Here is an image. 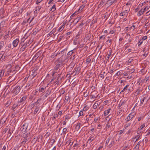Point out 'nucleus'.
I'll use <instances>...</instances> for the list:
<instances>
[{
  "mask_svg": "<svg viewBox=\"0 0 150 150\" xmlns=\"http://www.w3.org/2000/svg\"><path fill=\"white\" fill-rule=\"evenodd\" d=\"M135 114L131 113L125 119L126 122H127L132 119L134 117Z\"/></svg>",
  "mask_w": 150,
  "mask_h": 150,
  "instance_id": "f257e3e1",
  "label": "nucleus"
},
{
  "mask_svg": "<svg viewBox=\"0 0 150 150\" xmlns=\"http://www.w3.org/2000/svg\"><path fill=\"white\" fill-rule=\"evenodd\" d=\"M28 124L25 123L21 127V130L23 132H25L27 128Z\"/></svg>",
  "mask_w": 150,
  "mask_h": 150,
  "instance_id": "f03ea898",
  "label": "nucleus"
},
{
  "mask_svg": "<svg viewBox=\"0 0 150 150\" xmlns=\"http://www.w3.org/2000/svg\"><path fill=\"white\" fill-rule=\"evenodd\" d=\"M140 132L139 131H137V133L138 134L136 135L134 138V140L135 142H137L139 139L140 138L141 135L140 134Z\"/></svg>",
  "mask_w": 150,
  "mask_h": 150,
  "instance_id": "7ed1b4c3",
  "label": "nucleus"
},
{
  "mask_svg": "<svg viewBox=\"0 0 150 150\" xmlns=\"http://www.w3.org/2000/svg\"><path fill=\"white\" fill-rule=\"evenodd\" d=\"M20 90V87H15L13 89V93L15 95H17L19 92Z\"/></svg>",
  "mask_w": 150,
  "mask_h": 150,
  "instance_id": "20e7f679",
  "label": "nucleus"
},
{
  "mask_svg": "<svg viewBox=\"0 0 150 150\" xmlns=\"http://www.w3.org/2000/svg\"><path fill=\"white\" fill-rule=\"evenodd\" d=\"M129 12L126 11L125 10H124L120 13V16H121L126 17L128 15Z\"/></svg>",
  "mask_w": 150,
  "mask_h": 150,
  "instance_id": "39448f33",
  "label": "nucleus"
},
{
  "mask_svg": "<svg viewBox=\"0 0 150 150\" xmlns=\"http://www.w3.org/2000/svg\"><path fill=\"white\" fill-rule=\"evenodd\" d=\"M19 39L17 38L14 40L12 42L13 45L14 47H16L18 44Z\"/></svg>",
  "mask_w": 150,
  "mask_h": 150,
  "instance_id": "423d86ee",
  "label": "nucleus"
},
{
  "mask_svg": "<svg viewBox=\"0 0 150 150\" xmlns=\"http://www.w3.org/2000/svg\"><path fill=\"white\" fill-rule=\"evenodd\" d=\"M84 7V5H82L80 7L78 11H76L75 13H73L72 16H74L75 14H78L79 13H80Z\"/></svg>",
  "mask_w": 150,
  "mask_h": 150,
  "instance_id": "0eeeda50",
  "label": "nucleus"
},
{
  "mask_svg": "<svg viewBox=\"0 0 150 150\" xmlns=\"http://www.w3.org/2000/svg\"><path fill=\"white\" fill-rule=\"evenodd\" d=\"M117 0H108L107 1V4L108 5L110 6L113 4L117 2Z\"/></svg>",
  "mask_w": 150,
  "mask_h": 150,
  "instance_id": "6e6552de",
  "label": "nucleus"
},
{
  "mask_svg": "<svg viewBox=\"0 0 150 150\" xmlns=\"http://www.w3.org/2000/svg\"><path fill=\"white\" fill-rule=\"evenodd\" d=\"M27 98V97L25 96H23L22 98L20 100V101H19V103H22V104H23L25 103V100Z\"/></svg>",
  "mask_w": 150,
  "mask_h": 150,
  "instance_id": "1a4fd4ad",
  "label": "nucleus"
},
{
  "mask_svg": "<svg viewBox=\"0 0 150 150\" xmlns=\"http://www.w3.org/2000/svg\"><path fill=\"white\" fill-rule=\"evenodd\" d=\"M5 22L4 21H2L0 23V33L1 32V28L5 26Z\"/></svg>",
  "mask_w": 150,
  "mask_h": 150,
  "instance_id": "9d476101",
  "label": "nucleus"
},
{
  "mask_svg": "<svg viewBox=\"0 0 150 150\" xmlns=\"http://www.w3.org/2000/svg\"><path fill=\"white\" fill-rule=\"evenodd\" d=\"M100 105V103H98V101H96L93 104V108L94 109H96L97 108V106H98Z\"/></svg>",
  "mask_w": 150,
  "mask_h": 150,
  "instance_id": "9b49d317",
  "label": "nucleus"
},
{
  "mask_svg": "<svg viewBox=\"0 0 150 150\" xmlns=\"http://www.w3.org/2000/svg\"><path fill=\"white\" fill-rule=\"evenodd\" d=\"M61 63L60 62H59L57 64L54 68V70L55 71L57 70L59 68L60 65L61 64Z\"/></svg>",
  "mask_w": 150,
  "mask_h": 150,
  "instance_id": "f8f14e48",
  "label": "nucleus"
},
{
  "mask_svg": "<svg viewBox=\"0 0 150 150\" xmlns=\"http://www.w3.org/2000/svg\"><path fill=\"white\" fill-rule=\"evenodd\" d=\"M110 108H109L107 110H105L104 112V115L106 116L110 112Z\"/></svg>",
  "mask_w": 150,
  "mask_h": 150,
  "instance_id": "ddd939ff",
  "label": "nucleus"
},
{
  "mask_svg": "<svg viewBox=\"0 0 150 150\" xmlns=\"http://www.w3.org/2000/svg\"><path fill=\"white\" fill-rule=\"evenodd\" d=\"M81 125L80 123H78L76 127V129L77 130H78L80 128Z\"/></svg>",
  "mask_w": 150,
  "mask_h": 150,
  "instance_id": "4468645a",
  "label": "nucleus"
},
{
  "mask_svg": "<svg viewBox=\"0 0 150 150\" xmlns=\"http://www.w3.org/2000/svg\"><path fill=\"white\" fill-rule=\"evenodd\" d=\"M81 19V16H79L76 18L74 20V22L76 24Z\"/></svg>",
  "mask_w": 150,
  "mask_h": 150,
  "instance_id": "2eb2a0df",
  "label": "nucleus"
},
{
  "mask_svg": "<svg viewBox=\"0 0 150 150\" xmlns=\"http://www.w3.org/2000/svg\"><path fill=\"white\" fill-rule=\"evenodd\" d=\"M64 28V25H62L59 28L58 30V31L59 32H61L62 30H63Z\"/></svg>",
  "mask_w": 150,
  "mask_h": 150,
  "instance_id": "dca6fc26",
  "label": "nucleus"
},
{
  "mask_svg": "<svg viewBox=\"0 0 150 150\" xmlns=\"http://www.w3.org/2000/svg\"><path fill=\"white\" fill-rule=\"evenodd\" d=\"M124 7V8H125V10L128 12L129 11L131 7L129 6H126V5H125Z\"/></svg>",
  "mask_w": 150,
  "mask_h": 150,
  "instance_id": "f3484780",
  "label": "nucleus"
},
{
  "mask_svg": "<svg viewBox=\"0 0 150 150\" xmlns=\"http://www.w3.org/2000/svg\"><path fill=\"white\" fill-rule=\"evenodd\" d=\"M144 13L142 11V10L141 9L139 10L138 12L137 16H140L143 14Z\"/></svg>",
  "mask_w": 150,
  "mask_h": 150,
  "instance_id": "a211bd4d",
  "label": "nucleus"
},
{
  "mask_svg": "<svg viewBox=\"0 0 150 150\" xmlns=\"http://www.w3.org/2000/svg\"><path fill=\"white\" fill-rule=\"evenodd\" d=\"M56 5L55 4H54L52 6L51 8V9L50 11L52 12H53L54 11L56 10Z\"/></svg>",
  "mask_w": 150,
  "mask_h": 150,
  "instance_id": "6ab92c4d",
  "label": "nucleus"
},
{
  "mask_svg": "<svg viewBox=\"0 0 150 150\" xmlns=\"http://www.w3.org/2000/svg\"><path fill=\"white\" fill-rule=\"evenodd\" d=\"M149 8V6H146L145 8H142V11L144 13V12L146 11H147Z\"/></svg>",
  "mask_w": 150,
  "mask_h": 150,
  "instance_id": "aec40b11",
  "label": "nucleus"
},
{
  "mask_svg": "<svg viewBox=\"0 0 150 150\" xmlns=\"http://www.w3.org/2000/svg\"><path fill=\"white\" fill-rule=\"evenodd\" d=\"M4 42L1 41L0 42V48L1 49L4 45Z\"/></svg>",
  "mask_w": 150,
  "mask_h": 150,
  "instance_id": "412c9836",
  "label": "nucleus"
},
{
  "mask_svg": "<svg viewBox=\"0 0 150 150\" xmlns=\"http://www.w3.org/2000/svg\"><path fill=\"white\" fill-rule=\"evenodd\" d=\"M4 71L3 70H2L0 72V80L1 79V78L4 75Z\"/></svg>",
  "mask_w": 150,
  "mask_h": 150,
  "instance_id": "4be33fe9",
  "label": "nucleus"
},
{
  "mask_svg": "<svg viewBox=\"0 0 150 150\" xmlns=\"http://www.w3.org/2000/svg\"><path fill=\"white\" fill-rule=\"evenodd\" d=\"M143 40H142L141 39L139 40L137 43L138 46L140 47L141 44L143 43Z\"/></svg>",
  "mask_w": 150,
  "mask_h": 150,
  "instance_id": "5701e85b",
  "label": "nucleus"
},
{
  "mask_svg": "<svg viewBox=\"0 0 150 150\" xmlns=\"http://www.w3.org/2000/svg\"><path fill=\"white\" fill-rule=\"evenodd\" d=\"M89 107L87 105H85L83 108V110L84 111H86L88 109Z\"/></svg>",
  "mask_w": 150,
  "mask_h": 150,
  "instance_id": "b1692460",
  "label": "nucleus"
},
{
  "mask_svg": "<svg viewBox=\"0 0 150 150\" xmlns=\"http://www.w3.org/2000/svg\"><path fill=\"white\" fill-rule=\"evenodd\" d=\"M73 50H71L68 52L67 54V55L68 56V57L70 56L73 53Z\"/></svg>",
  "mask_w": 150,
  "mask_h": 150,
  "instance_id": "393cba45",
  "label": "nucleus"
},
{
  "mask_svg": "<svg viewBox=\"0 0 150 150\" xmlns=\"http://www.w3.org/2000/svg\"><path fill=\"white\" fill-rule=\"evenodd\" d=\"M130 125H131V123H129L127 124H126L125 125V126L123 130H124L126 129L127 128H128L129 127Z\"/></svg>",
  "mask_w": 150,
  "mask_h": 150,
  "instance_id": "a878e982",
  "label": "nucleus"
},
{
  "mask_svg": "<svg viewBox=\"0 0 150 150\" xmlns=\"http://www.w3.org/2000/svg\"><path fill=\"white\" fill-rule=\"evenodd\" d=\"M5 58V56H4L3 54H0V60L1 59V60H3Z\"/></svg>",
  "mask_w": 150,
  "mask_h": 150,
  "instance_id": "bb28decb",
  "label": "nucleus"
},
{
  "mask_svg": "<svg viewBox=\"0 0 150 150\" xmlns=\"http://www.w3.org/2000/svg\"><path fill=\"white\" fill-rule=\"evenodd\" d=\"M129 85H126L125 87L123 89V90H122L120 92V93H121L122 92H124L125 91H126V90L127 89V87L129 86Z\"/></svg>",
  "mask_w": 150,
  "mask_h": 150,
  "instance_id": "cd10ccee",
  "label": "nucleus"
},
{
  "mask_svg": "<svg viewBox=\"0 0 150 150\" xmlns=\"http://www.w3.org/2000/svg\"><path fill=\"white\" fill-rule=\"evenodd\" d=\"M141 142H142L141 141H139L138 143L137 144V145L136 146V149H139V147L140 146V144Z\"/></svg>",
  "mask_w": 150,
  "mask_h": 150,
  "instance_id": "c85d7f7f",
  "label": "nucleus"
},
{
  "mask_svg": "<svg viewBox=\"0 0 150 150\" xmlns=\"http://www.w3.org/2000/svg\"><path fill=\"white\" fill-rule=\"evenodd\" d=\"M135 71V69H132L129 70V72L130 73H132L134 72Z\"/></svg>",
  "mask_w": 150,
  "mask_h": 150,
  "instance_id": "c756f323",
  "label": "nucleus"
},
{
  "mask_svg": "<svg viewBox=\"0 0 150 150\" xmlns=\"http://www.w3.org/2000/svg\"><path fill=\"white\" fill-rule=\"evenodd\" d=\"M135 28V26L134 25H133L131 26L129 28V29L130 30H133Z\"/></svg>",
  "mask_w": 150,
  "mask_h": 150,
  "instance_id": "7c9ffc66",
  "label": "nucleus"
},
{
  "mask_svg": "<svg viewBox=\"0 0 150 150\" xmlns=\"http://www.w3.org/2000/svg\"><path fill=\"white\" fill-rule=\"evenodd\" d=\"M39 108H36L34 111V113L35 114H36L39 111Z\"/></svg>",
  "mask_w": 150,
  "mask_h": 150,
  "instance_id": "2f4dec72",
  "label": "nucleus"
},
{
  "mask_svg": "<svg viewBox=\"0 0 150 150\" xmlns=\"http://www.w3.org/2000/svg\"><path fill=\"white\" fill-rule=\"evenodd\" d=\"M145 125L144 124L141 125L139 128V130H141L143 128L145 127Z\"/></svg>",
  "mask_w": 150,
  "mask_h": 150,
  "instance_id": "473e14b6",
  "label": "nucleus"
},
{
  "mask_svg": "<svg viewBox=\"0 0 150 150\" xmlns=\"http://www.w3.org/2000/svg\"><path fill=\"white\" fill-rule=\"evenodd\" d=\"M17 105L16 104H14L12 107V110H14V109H15L17 107Z\"/></svg>",
  "mask_w": 150,
  "mask_h": 150,
  "instance_id": "72a5a7b5",
  "label": "nucleus"
},
{
  "mask_svg": "<svg viewBox=\"0 0 150 150\" xmlns=\"http://www.w3.org/2000/svg\"><path fill=\"white\" fill-rule=\"evenodd\" d=\"M83 110H81L79 112V116H82L83 115Z\"/></svg>",
  "mask_w": 150,
  "mask_h": 150,
  "instance_id": "f704fd0d",
  "label": "nucleus"
},
{
  "mask_svg": "<svg viewBox=\"0 0 150 150\" xmlns=\"http://www.w3.org/2000/svg\"><path fill=\"white\" fill-rule=\"evenodd\" d=\"M41 100V99H39L38 100L37 102L35 103V104H36V105H37V104H39Z\"/></svg>",
  "mask_w": 150,
  "mask_h": 150,
  "instance_id": "c9c22d12",
  "label": "nucleus"
},
{
  "mask_svg": "<svg viewBox=\"0 0 150 150\" xmlns=\"http://www.w3.org/2000/svg\"><path fill=\"white\" fill-rule=\"evenodd\" d=\"M133 60V59L130 58L128 61L127 62L129 63H130Z\"/></svg>",
  "mask_w": 150,
  "mask_h": 150,
  "instance_id": "e433bc0d",
  "label": "nucleus"
},
{
  "mask_svg": "<svg viewBox=\"0 0 150 150\" xmlns=\"http://www.w3.org/2000/svg\"><path fill=\"white\" fill-rule=\"evenodd\" d=\"M146 99L145 97L143 98L142 99H141V104H143L144 101V100Z\"/></svg>",
  "mask_w": 150,
  "mask_h": 150,
  "instance_id": "4c0bfd02",
  "label": "nucleus"
},
{
  "mask_svg": "<svg viewBox=\"0 0 150 150\" xmlns=\"http://www.w3.org/2000/svg\"><path fill=\"white\" fill-rule=\"evenodd\" d=\"M91 59L90 58H88L86 59V62L88 63H89L91 61Z\"/></svg>",
  "mask_w": 150,
  "mask_h": 150,
  "instance_id": "58836bf2",
  "label": "nucleus"
},
{
  "mask_svg": "<svg viewBox=\"0 0 150 150\" xmlns=\"http://www.w3.org/2000/svg\"><path fill=\"white\" fill-rule=\"evenodd\" d=\"M132 5V4L130 2H128L126 4V6H127L131 7Z\"/></svg>",
  "mask_w": 150,
  "mask_h": 150,
  "instance_id": "ea45409f",
  "label": "nucleus"
},
{
  "mask_svg": "<svg viewBox=\"0 0 150 150\" xmlns=\"http://www.w3.org/2000/svg\"><path fill=\"white\" fill-rule=\"evenodd\" d=\"M27 136V134L26 133H23L22 136V137H23L25 138H26Z\"/></svg>",
  "mask_w": 150,
  "mask_h": 150,
  "instance_id": "a19ab883",
  "label": "nucleus"
},
{
  "mask_svg": "<svg viewBox=\"0 0 150 150\" xmlns=\"http://www.w3.org/2000/svg\"><path fill=\"white\" fill-rule=\"evenodd\" d=\"M41 6H38L36 7V10L39 11L41 8Z\"/></svg>",
  "mask_w": 150,
  "mask_h": 150,
  "instance_id": "79ce46f5",
  "label": "nucleus"
},
{
  "mask_svg": "<svg viewBox=\"0 0 150 150\" xmlns=\"http://www.w3.org/2000/svg\"><path fill=\"white\" fill-rule=\"evenodd\" d=\"M65 117V120H68L70 118V117H69V116L67 115H66Z\"/></svg>",
  "mask_w": 150,
  "mask_h": 150,
  "instance_id": "37998d69",
  "label": "nucleus"
},
{
  "mask_svg": "<svg viewBox=\"0 0 150 150\" xmlns=\"http://www.w3.org/2000/svg\"><path fill=\"white\" fill-rule=\"evenodd\" d=\"M114 144V142L113 141H111V143L109 145L110 147H111Z\"/></svg>",
  "mask_w": 150,
  "mask_h": 150,
  "instance_id": "c03bdc74",
  "label": "nucleus"
},
{
  "mask_svg": "<svg viewBox=\"0 0 150 150\" xmlns=\"http://www.w3.org/2000/svg\"><path fill=\"white\" fill-rule=\"evenodd\" d=\"M57 54H53L51 56V58H53L54 57L57 56Z\"/></svg>",
  "mask_w": 150,
  "mask_h": 150,
  "instance_id": "a18cd8bd",
  "label": "nucleus"
},
{
  "mask_svg": "<svg viewBox=\"0 0 150 150\" xmlns=\"http://www.w3.org/2000/svg\"><path fill=\"white\" fill-rule=\"evenodd\" d=\"M147 38V37L146 36H144L142 37V40H143V41L144 40H145Z\"/></svg>",
  "mask_w": 150,
  "mask_h": 150,
  "instance_id": "49530a36",
  "label": "nucleus"
},
{
  "mask_svg": "<svg viewBox=\"0 0 150 150\" xmlns=\"http://www.w3.org/2000/svg\"><path fill=\"white\" fill-rule=\"evenodd\" d=\"M67 131V128H65L63 129V132L64 133H65Z\"/></svg>",
  "mask_w": 150,
  "mask_h": 150,
  "instance_id": "de8ad7c7",
  "label": "nucleus"
},
{
  "mask_svg": "<svg viewBox=\"0 0 150 150\" xmlns=\"http://www.w3.org/2000/svg\"><path fill=\"white\" fill-rule=\"evenodd\" d=\"M150 14V10L147 11L146 13V16H148Z\"/></svg>",
  "mask_w": 150,
  "mask_h": 150,
  "instance_id": "09e8293b",
  "label": "nucleus"
},
{
  "mask_svg": "<svg viewBox=\"0 0 150 150\" xmlns=\"http://www.w3.org/2000/svg\"><path fill=\"white\" fill-rule=\"evenodd\" d=\"M42 1V0H37V1L36 2V4H38L40 3V2H41Z\"/></svg>",
  "mask_w": 150,
  "mask_h": 150,
  "instance_id": "8fccbe9b",
  "label": "nucleus"
},
{
  "mask_svg": "<svg viewBox=\"0 0 150 150\" xmlns=\"http://www.w3.org/2000/svg\"><path fill=\"white\" fill-rule=\"evenodd\" d=\"M56 72L54 70V71H53L52 72V76H53L54 74L56 73Z\"/></svg>",
  "mask_w": 150,
  "mask_h": 150,
  "instance_id": "3c124183",
  "label": "nucleus"
},
{
  "mask_svg": "<svg viewBox=\"0 0 150 150\" xmlns=\"http://www.w3.org/2000/svg\"><path fill=\"white\" fill-rule=\"evenodd\" d=\"M132 131V129L131 128L129 129V130L128 131V132H127V133L128 134H129Z\"/></svg>",
  "mask_w": 150,
  "mask_h": 150,
  "instance_id": "603ef678",
  "label": "nucleus"
},
{
  "mask_svg": "<svg viewBox=\"0 0 150 150\" xmlns=\"http://www.w3.org/2000/svg\"><path fill=\"white\" fill-rule=\"evenodd\" d=\"M27 141L26 139H24L23 141L22 142V143L24 144Z\"/></svg>",
  "mask_w": 150,
  "mask_h": 150,
  "instance_id": "864d4df0",
  "label": "nucleus"
},
{
  "mask_svg": "<svg viewBox=\"0 0 150 150\" xmlns=\"http://www.w3.org/2000/svg\"><path fill=\"white\" fill-rule=\"evenodd\" d=\"M150 134V129L149 130L147 133L146 136H148Z\"/></svg>",
  "mask_w": 150,
  "mask_h": 150,
  "instance_id": "5fc2aeb1",
  "label": "nucleus"
},
{
  "mask_svg": "<svg viewBox=\"0 0 150 150\" xmlns=\"http://www.w3.org/2000/svg\"><path fill=\"white\" fill-rule=\"evenodd\" d=\"M25 46L24 45H23V47L21 48V50L23 51L25 50Z\"/></svg>",
  "mask_w": 150,
  "mask_h": 150,
  "instance_id": "6e6d98bb",
  "label": "nucleus"
},
{
  "mask_svg": "<svg viewBox=\"0 0 150 150\" xmlns=\"http://www.w3.org/2000/svg\"><path fill=\"white\" fill-rule=\"evenodd\" d=\"M115 33V31L113 30H112L110 31L109 32L110 33H111L112 34L114 33Z\"/></svg>",
  "mask_w": 150,
  "mask_h": 150,
  "instance_id": "4d7b16f0",
  "label": "nucleus"
},
{
  "mask_svg": "<svg viewBox=\"0 0 150 150\" xmlns=\"http://www.w3.org/2000/svg\"><path fill=\"white\" fill-rule=\"evenodd\" d=\"M98 120V118H95L94 119V122H97Z\"/></svg>",
  "mask_w": 150,
  "mask_h": 150,
  "instance_id": "13d9d810",
  "label": "nucleus"
},
{
  "mask_svg": "<svg viewBox=\"0 0 150 150\" xmlns=\"http://www.w3.org/2000/svg\"><path fill=\"white\" fill-rule=\"evenodd\" d=\"M120 74V71H118L116 74L117 76H119Z\"/></svg>",
  "mask_w": 150,
  "mask_h": 150,
  "instance_id": "bf43d9fd",
  "label": "nucleus"
},
{
  "mask_svg": "<svg viewBox=\"0 0 150 150\" xmlns=\"http://www.w3.org/2000/svg\"><path fill=\"white\" fill-rule=\"evenodd\" d=\"M125 29L126 30V31H128L129 30H130L129 29V28L128 27H126L125 28Z\"/></svg>",
  "mask_w": 150,
  "mask_h": 150,
  "instance_id": "052dcab7",
  "label": "nucleus"
},
{
  "mask_svg": "<svg viewBox=\"0 0 150 150\" xmlns=\"http://www.w3.org/2000/svg\"><path fill=\"white\" fill-rule=\"evenodd\" d=\"M100 77L102 78L103 79L104 78V75L102 74H101L100 75Z\"/></svg>",
  "mask_w": 150,
  "mask_h": 150,
  "instance_id": "680f3d73",
  "label": "nucleus"
},
{
  "mask_svg": "<svg viewBox=\"0 0 150 150\" xmlns=\"http://www.w3.org/2000/svg\"><path fill=\"white\" fill-rule=\"evenodd\" d=\"M44 88H43L42 87L40 88V91L41 92H42L44 91Z\"/></svg>",
  "mask_w": 150,
  "mask_h": 150,
  "instance_id": "e2e57ef3",
  "label": "nucleus"
},
{
  "mask_svg": "<svg viewBox=\"0 0 150 150\" xmlns=\"http://www.w3.org/2000/svg\"><path fill=\"white\" fill-rule=\"evenodd\" d=\"M110 125H109V124H107L106 125V127L107 128V127L108 128L110 127Z\"/></svg>",
  "mask_w": 150,
  "mask_h": 150,
  "instance_id": "0e129e2a",
  "label": "nucleus"
},
{
  "mask_svg": "<svg viewBox=\"0 0 150 150\" xmlns=\"http://www.w3.org/2000/svg\"><path fill=\"white\" fill-rule=\"evenodd\" d=\"M105 37V35H103L102 36H101L100 37V38H103L104 39Z\"/></svg>",
  "mask_w": 150,
  "mask_h": 150,
  "instance_id": "69168bd1",
  "label": "nucleus"
},
{
  "mask_svg": "<svg viewBox=\"0 0 150 150\" xmlns=\"http://www.w3.org/2000/svg\"><path fill=\"white\" fill-rule=\"evenodd\" d=\"M67 122L66 121H64L63 122L62 124L63 125H65L66 124V122Z\"/></svg>",
  "mask_w": 150,
  "mask_h": 150,
  "instance_id": "338daca9",
  "label": "nucleus"
},
{
  "mask_svg": "<svg viewBox=\"0 0 150 150\" xmlns=\"http://www.w3.org/2000/svg\"><path fill=\"white\" fill-rule=\"evenodd\" d=\"M89 119L88 118H87L86 119V121H85V123L88 122V121H89Z\"/></svg>",
  "mask_w": 150,
  "mask_h": 150,
  "instance_id": "774afa93",
  "label": "nucleus"
}]
</instances>
